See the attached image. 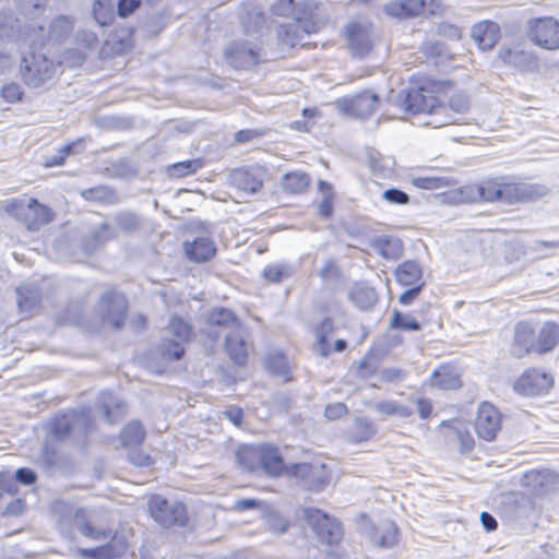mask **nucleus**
Listing matches in <instances>:
<instances>
[{
	"instance_id": "obj_11",
	"label": "nucleus",
	"mask_w": 559,
	"mask_h": 559,
	"mask_svg": "<svg viewBox=\"0 0 559 559\" xmlns=\"http://www.w3.org/2000/svg\"><path fill=\"white\" fill-rule=\"evenodd\" d=\"M552 383L554 378L550 373L531 368L513 383V390L525 396H534L547 393Z\"/></svg>"
},
{
	"instance_id": "obj_8",
	"label": "nucleus",
	"mask_w": 559,
	"mask_h": 559,
	"mask_svg": "<svg viewBox=\"0 0 559 559\" xmlns=\"http://www.w3.org/2000/svg\"><path fill=\"white\" fill-rule=\"evenodd\" d=\"M96 312L104 324L119 330L126 319L127 300L120 293L107 290L103 294Z\"/></svg>"
},
{
	"instance_id": "obj_5",
	"label": "nucleus",
	"mask_w": 559,
	"mask_h": 559,
	"mask_svg": "<svg viewBox=\"0 0 559 559\" xmlns=\"http://www.w3.org/2000/svg\"><path fill=\"white\" fill-rule=\"evenodd\" d=\"M21 74L31 87H38L49 80L55 71L53 62L40 52H29L22 57Z\"/></svg>"
},
{
	"instance_id": "obj_29",
	"label": "nucleus",
	"mask_w": 559,
	"mask_h": 559,
	"mask_svg": "<svg viewBox=\"0 0 559 559\" xmlns=\"http://www.w3.org/2000/svg\"><path fill=\"white\" fill-rule=\"evenodd\" d=\"M27 31L31 32L23 20L14 16L11 10L0 12V39H20L24 35L28 37Z\"/></svg>"
},
{
	"instance_id": "obj_28",
	"label": "nucleus",
	"mask_w": 559,
	"mask_h": 559,
	"mask_svg": "<svg viewBox=\"0 0 559 559\" xmlns=\"http://www.w3.org/2000/svg\"><path fill=\"white\" fill-rule=\"evenodd\" d=\"M500 28L497 23L491 21H481L473 25L471 37L483 50L491 49L498 41Z\"/></svg>"
},
{
	"instance_id": "obj_61",
	"label": "nucleus",
	"mask_w": 559,
	"mask_h": 559,
	"mask_svg": "<svg viewBox=\"0 0 559 559\" xmlns=\"http://www.w3.org/2000/svg\"><path fill=\"white\" fill-rule=\"evenodd\" d=\"M110 190L106 187L88 188L81 192V195L85 200H105L109 194Z\"/></svg>"
},
{
	"instance_id": "obj_18",
	"label": "nucleus",
	"mask_w": 559,
	"mask_h": 559,
	"mask_svg": "<svg viewBox=\"0 0 559 559\" xmlns=\"http://www.w3.org/2000/svg\"><path fill=\"white\" fill-rule=\"evenodd\" d=\"M346 38L354 57L362 58L369 53L372 47L370 27L357 22L349 23Z\"/></svg>"
},
{
	"instance_id": "obj_3",
	"label": "nucleus",
	"mask_w": 559,
	"mask_h": 559,
	"mask_svg": "<svg viewBox=\"0 0 559 559\" xmlns=\"http://www.w3.org/2000/svg\"><path fill=\"white\" fill-rule=\"evenodd\" d=\"M151 516L163 527L185 526L188 522L186 507L181 502L170 503L160 495H153L148 499Z\"/></svg>"
},
{
	"instance_id": "obj_63",
	"label": "nucleus",
	"mask_w": 559,
	"mask_h": 559,
	"mask_svg": "<svg viewBox=\"0 0 559 559\" xmlns=\"http://www.w3.org/2000/svg\"><path fill=\"white\" fill-rule=\"evenodd\" d=\"M15 479L22 485H32L36 481V473L27 467H21L15 472Z\"/></svg>"
},
{
	"instance_id": "obj_49",
	"label": "nucleus",
	"mask_w": 559,
	"mask_h": 559,
	"mask_svg": "<svg viewBox=\"0 0 559 559\" xmlns=\"http://www.w3.org/2000/svg\"><path fill=\"white\" fill-rule=\"evenodd\" d=\"M373 409L380 414L392 416L397 415L403 418H407L413 415V409L405 405L400 404L396 401L383 400L373 404Z\"/></svg>"
},
{
	"instance_id": "obj_31",
	"label": "nucleus",
	"mask_w": 559,
	"mask_h": 559,
	"mask_svg": "<svg viewBox=\"0 0 559 559\" xmlns=\"http://www.w3.org/2000/svg\"><path fill=\"white\" fill-rule=\"evenodd\" d=\"M396 281L402 286H424L423 269L415 260H407L400 264L394 272Z\"/></svg>"
},
{
	"instance_id": "obj_48",
	"label": "nucleus",
	"mask_w": 559,
	"mask_h": 559,
	"mask_svg": "<svg viewBox=\"0 0 559 559\" xmlns=\"http://www.w3.org/2000/svg\"><path fill=\"white\" fill-rule=\"evenodd\" d=\"M377 432L373 423L367 418H357L350 430V440L353 442H362L369 440Z\"/></svg>"
},
{
	"instance_id": "obj_33",
	"label": "nucleus",
	"mask_w": 559,
	"mask_h": 559,
	"mask_svg": "<svg viewBox=\"0 0 559 559\" xmlns=\"http://www.w3.org/2000/svg\"><path fill=\"white\" fill-rule=\"evenodd\" d=\"M207 324L210 328H219L227 332H234L242 324L233 311L226 308H215L207 314Z\"/></svg>"
},
{
	"instance_id": "obj_20",
	"label": "nucleus",
	"mask_w": 559,
	"mask_h": 559,
	"mask_svg": "<svg viewBox=\"0 0 559 559\" xmlns=\"http://www.w3.org/2000/svg\"><path fill=\"white\" fill-rule=\"evenodd\" d=\"M250 345L247 342V331L243 325L234 332L225 334V350L238 366H243L248 358Z\"/></svg>"
},
{
	"instance_id": "obj_52",
	"label": "nucleus",
	"mask_w": 559,
	"mask_h": 559,
	"mask_svg": "<svg viewBox=\"0 0 559 559\" xmlns=\"http://www.w3.org/2000/svg\"><path fill=\"white\" fill-rule=\"evenodd\" d=\"M416 187L420 189L433 190L455 185L453 178L448 176H427L415 179Z\"/></svg>"
},
{
	"instance_id": "obj_13",
	"label": "nucleus",
	"mask_w": 559,
	"mask_h": 559,
	"mask_svg": "<svg viewBox=\"0 0 559 559\" xmlns=\"http://www.w3.org/2000/svg\"><path fill=\"white\" fill-rule=\"evenodd\" d=\"M16 216L29 231H37L52 221L53 213L50 207L36 199H29L26 205L17 209Z\"/></svg>"
},
{
	"instance_id": "obj_30",
	"label": "nucleus",
	"mask_w": 559,
	"mask_h": 559,
	"mask_svg": "<svg viewBox=\"0 0 559 559\" xmlns=\"http://www.w3.org/2000/svg\"><path fill=\"white\" fill-rule=\"evenodd\" d=\"M370 542L379 548H390L397 542V527L391 521H381L369 532Z\"/></svg>"
},
{
	"instance_id": "obj_17",
	"label": "nucleus",
	"mask_w": 559,
	"mask_h": 559,
	"mask_svg": "<svg viewBox=\"0 0 559 559\" xmlns=\"http://www.w3.org/2000/svg\"><path fill=\"white\" fill-rule=\"evenodd\" d=\"M225 57L228 63L235 69H249L259 61L257 51L247 41L231 43L225 49Z\"/></svg>"
},
{
	"instance_id": "obj_22",
	"label": "nucleus",
	"mask_w": 559,
	"mask_h": 559,
	"mask_svg": "<svg viewBox=\"0 0 559 559\" xmlns=\"http://www.w3.org/2000/svg\"><path fill=\"white\" fill-rule=\"evenodd\" d=\"M292 474L305 481L309 490L320 491L329 483L324 466H313L307 463L295 464L292 466Z\"/></svg>"
},
{
	"instance_id": "obj_53",
	"label": "nucleus",
	"mask_w": 559,
	"mask_h": 559,
	"mask_svg": "<svg viewBox=\"0 0 559 559\" xmlns=\"http://www.w3.org/2000/svg\"><path fill=\"white\" fill-rule=\"evenodd\" d=\"M265 366L267 370L276 376L284 377L287 380L289 372L287 359L282 353H274L266 357Z\"/></svg>"
},
{
	"instance_id": "obj_4",
	"label": "nucleus",
	"mask_w": 559,
	"mask_h": 559,
	"mask_svg": "<svg viewBox=\"0 0 559 559\" xmlns=\"http://www.w3.org/2000/svg\"><path fill=\"white\" fill-rule=\"evenodd\" d=\"M304 513L321 543L334 545L343 538V526L335 518L316 508H306Z\"/></svg>"
},
{
	"instance_id": "obj_23",
	"label": "nucleus",
	"mask_w": 559,
	"mask_h": 559,
	"mask_svg": "<svg viewBox=\"0 0 559 559\" xmlns=\"http://www.w3.org/2000/svg\"><path fill=\"white\" fill-rule=\"evenodd\" d=\"M512 353L518 358H522L532 353H537L535 332L528 323L520 322L516 324Z\"/></svg>"
},
{
	"instance_id": "obj_25",
	"label": "nucleus",
	"mask_w": 559,
	"mask_h": 559,
	"mask_svg": "<svg viewBox=\"0 0 559 559\" xmlns=\"http://www.w3.org/2000/svg\"><path fill=\"white\" fill-rule=\"evenodd\" d=\"M216 251V245L210 236H198L191 242H185L187 258L197 263L211 260Z\"/></svg>"
},
{
	"instance_id": "obj_6",
	"label": "nucleus",
	"mask_w": 559,
	"mask_h": 559,
	"mask_svg": "<svg viewBox=\"0 0 559 559\" xmlns=\"http://www.w3.org/2000/svg\"><path fill=\"white\" fill-rule=\"evenodd\" d=\"M92 420L87 411H70L56 415L50 421V431L57 439L62 440L72 431L88 433Z\"/></svg>"
},
{
	"instance_id": "obj_45",
	"label": "nucleus",
	"mask_w": 559,
	"mask_h": 559,
	"mask_svg": "<svg viewBox=\"0 0 559 559\" xmlns=\"http://www.w3.org/2000/svg\"><path fill=\"white\" fill-rule=\"evenodd\" d=\"M334 321L331 318H325L320 325L316 328V337L317 343L314 345V349L318 354H320L322 357H326L330 352V343L328 341V337L334 333Z\"/></svg>"
},
{
	"instance_id": "obj_34",
	"label": "nucleus",
	"mask_w": 559,
	"mask_h": 559,
	"mask_svg": "<svg viewBox=\"0 0 559 559\" xmlns=\"http://www.w3.org/2000/svg\"><path fill=\"white\" fill-rule=\"evenodd\" d=\"M262 459V444L242 445L236 452L237 464L248 472L260 469Z\"/></svg>"
},
{
	"instance_id": "obj_40",
	"label": "nucleus",
	"mask_w": 559,
	"mask_h": 559,
	"mask_svg": "<svg viewBox=\"0 0 559 559\" xmlns=\"http://www.w3.org/2000/svg\"><path fill=\"white\" fill-rule=\"evenodd\" d=\"M537 354L552 350L559 343V325L552 321L546 322L536 337Z\"/></svg>"
},
{
	"instance_id": "obj_41",
	"label": "nucleus",
	"mask_w": 559,
	"mask_h": 559,
	"mask_svg": "<svg viewBox=\"0 0 559 559\" xmlns=\"http://www.w3.org/2000/svg\"><path fill=\"white\" fill-rule=\"evenodd\" d=\"M350 301L361 310H369L377 302V294L374 289L365 284L355 285L349 294Z\"/></svg>"
},
{
	"instance_id": "obj_12",
	"label": "nucleus",
	"mask_w": 559,
	"mask_h": 559,
	"mask_svg": "<svg viewBox=\"0 0 559 559\" xmlns=\"http://www.w3.org/2000/svg\"><path fill=\"white\" fill-rule=\"evenodd\" d=\"M167 330L176 340H168L162 345L163 355L168 359L179 360L185 354L182 343L191 336V328L181 318L174 316L168 323Z\"/></svg>"
},
{
	"instance_id": "obj_32",
	"label": "nucleus",
	"mask_w": 559,
	"mask_h": 559,
	"mask_svg": "<svg viewBox=\"0 0 559 559\" xmlns=\"http://www.w3.org/2000/svg\"><path fill=\"white\" fill-rule=\"evenodd\" d=\"M98 403L108 424L116 423L126 414V405L119 397L110 392H102L98 397Z\"/></svg>"
},
{
	"instance_id": "obj_7",
	"label": "nucleus",
	"mask_w": 559,
	"mask_h": 559,
	"mask_svg": "<svg viewBox=\"0 0 559 559\" xmlns=\"http://www.w3.org/2000/svg\"><path fill=\"white\" fill-rule=\"evenodd\" d=\"M526 34L530 40L544 49H559V22L554 17L530 20Z\"/></svg>"
},
{
	"instance_id": "obj_44",
	"label": "nucleus",
	"mask_w": 559,
	"mask_h": 559,
	"mask_svg": "<svg viewBox=\"0 0 559 559\" xmlns=\"http://www.w3.org/2000/svg\"><path fill=\"white\" fill-rule=\"evenodd\" d=\"M295 274V266L286 262H277L267 264L263 271V278L273 284H280Z\"/></svg>"
},
{
	"instance_id": "obj_24",
	"label": "nucleus",
	"mask_w": 559,
	"mask_h": 559,
	"mask_svg": "<svg viewBox=\"0 0 559 559\" xmlns=\"http://www.w3.org/2000/svg\"><path fill=\"white\" fill-rule=\"evenodd\" d=\"M501 177L484 180L477 185L466 186L464 191L466 197L472 200L485 202H501Z\"/></svg>"
},
{
	"instance_id": "obj_37",
	"label": "nucleus",
	"mask_w": 559,
	"mask_h": 559,
	"mask_svg": "<svg viewBox=\"0 0 559 559\" xmlns=\"http://www.w3.org/2000/svg\"><path fill=\"white\" fill-rule=\"evenodd\" d=\"M17 307L21 312L31 314L40 302V292L34 284L21 285L16 288Z\"/></svg>"
},
{
	"instance_id": "obj_1",
	"label": "nucleus",
	"mask_w": 559,
	"mask_h": 559,
	"mask_svg": "<svg viewBox=\"0 0 559 559\" xmlns=\"http://www.w3.org/2000/svg\"><path fill=\"white\" fill-rule=\"evenodd\" d=\"M386 102L399 108L402 112L409 115L427 112L436 118L438 110H447V107L438 102L432 92L424 87L406 88L399 93L391 91Z\"/></svg>"
},
{
	"instance_id": "obj_50",
	"label": "nucleus",
	"mask_w": 559,
	"mask_h": 559,
	"mask_svg": "<svg viewBox=\"0 0 559 559\" xmlns=\"http://www.w3.org/2000/svg\"><path fill=\"white\" fill-rule=\"evenodd\" d=\"M73 28V22L68 16H58L49 25L48 37L50 40L60 41L68 36Z\"/></svg>"
},
{
	"instance_id": "obj_27",
	"label": "nucleus",
	"mask_w": 559,
	"mask_h": 559,
	"mask_svg": "<svg viewBox=\"0 0 559 559\" xmlns=\"http://www.w3.org/2000/svg\"><path fill=\"white\" fill-rule=\"evenodd\" d=\"M426 0H394L384 5V12L396 19H411L424 14Z\"/></svg>"
},
{
	"instance_id": "obj_58",
	"label": "nucleus",
	"mask_w": 559,
	"mask_h": 559,
	"mask_svg": "<svg viewBox=\"0 0 559 559\" xmlns=\"http://www.w3.org/2000/svg\"><path fill=\"white\" fill-rule=\"evenodd\" d=\"M142 5V0H118L117 15L126 19L133 14Z\"/></svg>"
},
{
	"instance_id": "obj_56",
	"label": "nucleus",
	"mask_w": 559,
	"mask_h": 559,
	"mask_svg": "<svg viewBox=\"0 0 559 559\" xmlns=\"http://www.w3.org/2000/svg\"><path fill=\"white\" fill-rule=\"evenodd\" d=\"M201 165L202 164L199 159H190L177 163L171 167L173 175L177 177H183L193 174L201 167Z\"/></svg>"
},
{
	"instance_id": "obj_16",
	"label": "nucleus",
	"mask_w": 559,
	"mask_h": 559,
	"mask_svg": "<svg viewBox=\"0 0 559 559\" xmlns=\"http://www.w3.org/2000/svg\"><path fill=\"white\" fill-rule=\"evenodd\" d=\"M20 15L32 32L44 31L47 0H14Z\"/></svg>"
},
{
	"instance_id": "obj_39",
	"label": "nucleus",
	"mask_w": 559,
	"mask_h": 559,
	"mask_svg": "<svg viewBox=\"0 0 559 559\" xmlns=\"http://www.w3.org/2000/svg\"><path fill=\"white\" fill-rule=\"evenodd\" d=\"M372 247L379 255L388 260H396L403 254V243L397 237L380 236Z\"/></svg>"
},
{
	"instance_id": "obj_64",
	"label": "nucleus",
	"mask_w": 559,
	"mask_h": 559,
	"mask_svg": "<svg viewBox=\"0 0 559 559\" xmlns=\"http://www.w3.org/2000/svg\"><path fill=\"white\" fill-rule=\"evenodd\" d=\"M1 95L8 102L13 103L21 98L22 92L17 84L12 83L1 88Z\"/></svg>"
},
{
	"instance_id": "obj_43",
	"label": "nucleus",
	"mask_w": 559,
	"mask_h": 559,
	"mask_svg": "<svg viewBox=\"0 0 559 559\" xmlns=\"http://www.w3.org/2000/svg\"><path fill=\"white\" fill-rule=\"evenodd\" d=\"M116 236L117 233L111 225L104 222L84 239L83 248L86 252H93L97 247L114 239Z\"/></svg>"
},
{
	"instance_id": "obj_54",
	"label": "nucleus",
	"mask_w": 559,
	"mask_h": 559,
	"mask_svg": "<svg viewBox=\"0 0 559 559\" xmlns=\"http://www.w3.org/2000/svg\"><path fill=\"white\" fill-rule=\"evenodd\" d=\"M391 328L405 331H418L420 329V324L414 317L394 310L391 320Z\"/></svg>"
},
{
	"instance_id": "obj_14",
	"label": "nucleus",
	"mask_w": 559,
	"mask_h": 559,
	"mask_svg": "<svg viewBox=\"0 0 559 559\" xmlns=\"http://www.w3.org/2000/svg\"><path fill=\"white\" fill-rule=\"evenodd\" d=\"M501 429V414L490 403L484 402L479 405L475 418V430L479 438L492 441Z\"/></svg>"
},
{
	"instance_id": "obj_35",
	"label": "nucleus",
	"mask_w": 559,
	"mask_h": 559,
	"mask_svg": "<svg viewBox=\"0 0 559 559\" xmlns=\"http://www.w3.org/2000/svg\"><path fill=\"white\" fill-rule=\"evenodd\" d=\"M523 484L532 487L536 493L545 492L557 484V475L547 469H533L525 473Z\"/></svg>"
},
{
	"instance_id": "obj_15",
	"label": "nucleus",
	"mask_w": 559,
	"mask_h": 559,
	"mask_svg": "<svg viewBox=\"0 0 559 559\" xmlns=\"http://www.w3.org/2000/svg\"><path fill=\"white\" fill-rule=\"evenodd\" d=\"M265 168L253 166L250 168H237L230 171V185L237 189L253 194L261 190L265 177Z\"/></svg>"
},
{
	"instance_id": "obj_62",
	"label": "nucleus",
	"mask_w": 559,
	"mask_h": 559,
	"mask_svg": "<svg viewBox=\"0 0 559 559\" xmlns=\"http://www.w3.org/2000/svg\"><path fill=\"white\" fill-rule=\"evenodd\" d=\"M376 371H377L376 365L368 361L367 359L360 360L356 368L357 377L362 380H367L370 377L374 376Z\"/></svg>"
},
{
	"instance_id": "obj_36",
	"label": "nucleus",
	"mask_w": 559,
	"mask_h": 559,
	"mask_svg": "<svg viewBox=\"0 0 559 559\" xmlns=\"http://www.w3.org/2000/svg\"><path fill=\"white\" fill-rule=\"evenodd\" d=\"M285 464L277 448L271 444H262L261 466L264 473L271 476H278L284 471Z\"/></svg>"
},
{
	"instance_id": "obj_47",
	"label": "nucleus",
	"mask_w": 559,
	"mask_h": 559,
	"mask_svg": "<svg viewBox=\"0 0 559 559\" xmlns=\"http://www.w3.org/2000/svg\"><path fill=\"white\" fill-rule=\"evenodd\" d=\"M145 438V429L143 425L133 420L130 421L121 432V442L126 447L139 445Z\"/></svg>"
},
{
	"instance_id": "obj_2",
	"label": "nucleus",
	"mask_w": 559,
	"mask_h": 559,
	"mask_svg": "<svg viewBox=\"0 0 559 559\" xmlns=\"http://www.w3.org/2000/svg\"><path fill=\"white\" fill-rule=\"evenodd\" d=\"M314 1H306L298 10L295 23L282 27L280 33L282 44L292 48L297 45L306 46L304 36L317 33L323 25Z\"/></svg>"
},
{
	"instance_id": "obj_60",
	"label": "nucleus",
	"mask_w": 559,
	"mask_h": 559,
	"mask_svg": "<svg viewBox=\"0 0 559 559\" xmlns=\"http://www.w3.org/2000/svg\"><path fill=\"white\" fill-rule=\"evenodd\" d=\"M347 413L348 408L344 403H334L325 407L324 416L330 420H334L345 416Z\"/></svg>"
},
{
	"instance_id": "obj_19",
	"label": "nucleus",
	"mask_w": 559,
	"mask_h": 559,
	"mask_svg": "<svg viewBox=\"0 0 559 559\" xmlns=\"http://www.w3.org/2000/svg\"><path fill=\"white\" fill-rule=\"evenodd\" d=\"M109 542L94 548H81L80 554L87 559H116L121 557L127 548L128 544L123 536L114 534L108 537Z\"/></svg>"
},
{
	"instance_id": "obj_26",
	"label": "nucleus",
	"mask_w": 559,
	"mask_h": 559,
	"mask_svg": "<svg viewBox=\"0 0 559 559\" xmlns=\"http://www.w3.org/2000/svg\"><path fill=\"white\" fill-rule=\"evenodd\" d=\"M447 107V110H438V116L433 118L430 123H435L436 127H442L447 124L456 123V118L451 114H464L469 108V102L465 94L457 93L454 94L450 99L448 105L441 104Z\"/></svg>"
},
{
	"instance_id": "obj_55",
	"label": "nucleus",
	"mask_w": 559,
	"mask_h": 559,
	"mask_svg": "<svg viewBox=\"0 0 559 559\" xmlns=\"http://www.w3.org/2000/svg\"><path fill=\"white\" fill-rule=\"evenodd\" d=\"M50 511L57 518L58 522L66 526L70 523L73 508L63 500H56L51 503Z\"/></svg>"
},
{
	"instance_id": "obj_57",
	"label": "nucleus",
	"mask_w": 559,
	"mask_h": 559,
	"mask_svg": "<svg viewBox=\"0 0 559 559\" xmlns=\"http://www.w3.org/2000/svg\"><path fill=\"white\" fill-rule=\"evenodd\" d=\"M382 198L392 204H407L409 202V197L406 192L396 189V188H390L382 192Z\"/></svg>"
},
{
	"instance_id": "obj_10",
	"label": "nucleus",
	"mask_w": 559,
	"mask_h": 559,
	"mask_svg": "<svg viewBox=\"0 0 559 559\" xmlns=\"http://www.w3.org/2000/svg\"><path fill=\"white\" fill-rule=\"evenodd\" d=\"M380 105V97L374 92L367 90L352 97H343L336 100V108L352 117L366 119L371 116Z\"/></svg>"
},
{
	"instance_id": "obj_38",
	"label": "nucleus",
	"mask_w": 559,
	"mask_h": 559,
	"mask_svg": "<svg viewBox=\"0 0 559 559\" xmlns=\"http://www.w3.org/2000/svg\"><path fill=\"white\" fill-rule=\"evenodd\" d=\"M141 216L132 211H122L114 215L112 228L117 233L133 234L142 228Z\"/></svg>"
},
{
	"instance_id": "obj_59",
	"label": "nucleus",
	"mask_w": 559,
	"mask_h": 559,
	"mask_svg": "<svg viewBox=\"0 0 559 559\" xmlns=\"http://www.w3.org/2000/svg\"><path fill=\"white\" fill-rule=\"evenodd\" d=\"M406 373L404 370L395 367H386L380 371V379L383 382H396L404 380Z\"/></svg>"
},
{
	"instance_id": "obj_51",
	"label": "nucleus",
	"mask_w": 559,
	"mask_h": 559,
	"mask_svg": "<svg viewBox=\"0 0 559 559\" xmlns=\"http://www.w3.org/2000/svg\"><path fill=\"white\" fill-rule=\"evenodd\" d=\"M93 16L100 26L108 25L114 19V7L110 0H96L93 4Z\"/></svg>"
},
{
	"instance_id": "obj_21",
	"label": "nucleus",
	"mask_w": 559,
	"mask_h": 559,
	"mask_svg": "<svg viewBox=\"0 0 559 559\" xmlns=\"http://www.w3.org/2000/svg\"><path fill=\"white\" fill-rule=\"evenodd\" d=\"M68 525L75 526L82 535L94 540H103L111 536L110 528H97L93 526L91 513L85 508L73 510Z\"/></svg>"
},
{
	"instance_id": "obj_42",
	"label": "nucleus",
	"mask_w": 559,
	"mask_h": 559,
	"mask_svg": "<svg viewBox=\"0 0 559 559\" xmlns=\"http://www.w3.org/2000/svg\"><path fill=\"white\" fill-rule=\"evenodd\" d=\"M431 385L441 390H454L461 386V380L452 367L441 366L433 371Z\"/></svg>"
},
{
	"instance_id": "obj_46",
	"label": "nucleus",
	"mask_w": 559,
	"mask_h": 559,
	"mask_svg": "<svg viewBox=\"0 0 559 559\" xmlns=\"http://www.w3.org/2000/svg\"><path fill=\"white\" fill-rule=\"evenodd\" d=\"M310 185V176L304 171H290L285 174L282 187L294 194L302 193Z\"/></svg>"
},
{
	"instance_id": "obj_9",
	"label": "nucleus",
	"mask_w": 559,
	"mask_h": 559,
	"mask_svg": "<svg viewBox=\"0 0 559 559\" xmlns=\"http://www.w3.org/2000/svg\"><path fill=\"white\" fill-rule=\"evenodd\" d=\"M501 202L507 204L535 201L547 193L544 185L511 181L504 177H501Z\"/></svg>"
}]
</instances>
